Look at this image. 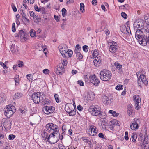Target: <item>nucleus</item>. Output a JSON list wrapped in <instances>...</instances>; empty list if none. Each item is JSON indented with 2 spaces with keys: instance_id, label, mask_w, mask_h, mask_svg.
<instances>
[{
  "instance_id": "obj_1",
  "label": "nucleus",
  "mask_w": 149,
  "mask_h": 149,
  "mask_svg": "<svg viewBox=\"0 0 149 149\" xmlns=\"http://www.w3.org/2000/svg\"><path fill=\"white\" fill-rule=\"evenodd\" d=\"M112 73L109 70L106 69L101 70L100 73V79L104 81H107L109 80L111 77Z\"/></svg>"
},
{
  "instance_id": "obj_2",
  "label": "nucleus",
  "mask_w": 149,
  "mask_h": 149,
  "mask_svg": "<svg viewBox=\"0 0 149 149\" xmlns=\"http://www.w3.org/2000/svg\"><path fill=\"white\" fill-rule=\"evenodd\" d=\"M109 51L112 54H117L118 52L119 45L116 42L112 40L108 42Z\"/></svg>"
},
{
  "instance_id": "obj_3",
  "label": "nucleus",
  "mask_w": 149,
  "mask_h": 149,
  "mask_svg": "<svg viewBox=\"0 0 149 149\" xmlns=\"http://www.w3.org/2000/svg\"><path fill=\"white\" fill-rule=\"evenodd\" d=\"M4 111L5 115L8 118H10L15 112L16 109L14 106L10 104L6 106Z\"/></svg>"
},
{
  "instance_id": "obj_4",
  "label": "nucleus",
  "mask_w": 149,
  "mask_h": 149,
  "mask_svg": "<svg viewBox=\"0 0 149 149\" xmlns=\"http://www.w3.org/2000/svg\"><path fill=\"white\" fill-rule=\"evenodd\" d=\"M65 110L70 116H74L76 114L75 107L72 103L66 104Z\"/></svg>"
},
{
  "instance_id": "obj_5",
  "label": "nucleus",
  "mask_w": 149,
  "mask_h": 149,
  "mask_svg": "<svg viewBox=\"0 0 149 149\" xmlns=\"http://www.w3.org/2000/svg\"><path fill=\"white\" fill-rule=\"evenodd\" d=\"M46 128L47 130L49 132H54V133H58L59 130L58 126L52 123H49L46 125Z\"/></svg>"
},
{
  "instance_id": "obj_6",
  "label": "nucleus",
  "mask_w": 149,
  "mask_h": 149,
  "mask_svg": "<svg viewBox=\"0 0 149 149\" xmlns=\"http://www.w3.org/2000/svg\"><path fill=\"white\" fill-rule=\"evenodd\" d=\"M40 93L39 92L33 93L31 96L32 99L36 104H38L43 100L42 97L40 95Z\"/></svg>"
},
{
  "instance_id": "obj_7",
  "label": "nucleus",
  "mask_w": 149,
  "mask_h": 149,
  "mask_svg": "<svg viewBox=\"0 0 149 149\" xmlns=\"http://www.w3.org/2000/svg\"><path fill=\"white\" fill-rule=\"evenodd\" d=\"M12 120L10 118H4L2 119V124L6 130H10L11 127Z\"/></svg>"
},
{
  "instance_id": "obj_8",
  "label": "nucleus",
  "mask_w": 149,
  "mask_h": 149,
  "mask_svg": "<svg viewBox=\"0 0 149 149\" xmlns=\"http://www.w3.org/2000/svg\"><path fill=\"white\" fill-rule=\"evenodd\" d=\"M135 104V107L137 110L139 109L141 107V102L140 97L137 95L133 96V97Z\"/></svg>"
},
{
  "instance_id": "obj_9",
  "label": "nucleus",
  "mask_w": 149,
  "mask_h": 149,
  "mask_svg": "<svg viewBox=\"0 0 149 149\" xmlns=\"http://www.w3.org/2000/svg\"><path fill=\"white\" fill-rule=\"evenodd\" d=\"M140 120L139 119L135 118L132 121L130 125L131 129L133 130H136L139 128V125L140 124Z\"/></svg>"
},
{
  "instance_id": "obj_10",
  "label": "nucleus",
  "mask_w": 149,
  "mask_h": 149,
  "mask_svg": "<svg viewBox=\"0 0 149 149\" xmlns=\"http://www.w3.org/2000/svg\"><path fill=\"white\" fill-rule=\"evenodd\" d=\"M60 52L62 56L64 57H66L68 48L65 45L61 44L59 46Z\"/></svg>"
},
{
  "instance_id": "obj_11",
  "label": "nucleus",
  "mask_w": 149,
  "mask_h": 149,
  "mask_svg": "<svg viewBox=\"0 0 149 149\" xmlns=\"http://www.w3.org/2000/svg\"><path fill=\"white\" fill-rule=\"evenodd\" d=\"M144 35L143 32L140 29H138L135 33V38L137 40L139 43L140 44L143 40Z\"/></svg>"
},
{
  "instance_id": "obj_12",
  "label": "nucleus",
  "mask_w": 149,
  "mask_h": 149,
  "mask_svg": "<svg viewBox=\"0 0 149 149\" xmlns=\"http://www.w3.org/2000/svg\"><path fill=\"white\" fill-rule=\"evenodd\" d=\"M54 133V132H52L49 134V136H48L47 138V141L48 142L54 144L56 143L59 141V139H55V138L56 136L55 134H57L58 133Z\"/></svg>"
},
{
  "instance_id": "obj_13",
  "label": "nucleus",
  "mask_w": 149,
  "mask_h": 149,
  "mask_svg": "<svg viewBox=\"0 0 149 149\" xmlns=\"http://www.w3.org/2000/svg\"><path fill=\"white\" fill-rule=\"evenodd\" d=\"M144 139L143 143L141 145L142 149H148L149 148V141L147 136V133L146 131L144 136Z\"/></svg>"
},
{
  "instance_id": "obj_14",
  "label": "nucleus",
  "mask_w": 149,
  "mask_h": 149,
  "mask_svg": "<svg viewBox=\"0 0 149 149\" xmlns=\"http://www.w3.org/2000/svg\"><path fill=\"white\" fill-rule=\"evenodd\" d=\"M55 109V108L54 107L46 106L43 107V111L45 114L48 115L53 113Z\"/></svg>"
},
{
  "instance_id": "obj_15",
  "label": "nucleus",
  "mask_w": 149,
  "mask_h": 149,
  "mask_svg": "<svg viewBox=\"0 0 149 149\" xmlns=\"http://www.w3.org/2000/svg\"><path fill=\"white\" fill-rule=\"evenodd\" d=\"M90 81L95 86H97L100 83L99 79L96 77L95 74L91 75L89 77Z\"/></svg>"
},
{
  "instance_id": "obj_16",
  "label": "nucleus",
  "mask_w": 149,
  "mask_h": 149,
  "mask_svg": "<svg viewBox=\"0 0 149 149\" xmlns=\"http://www.w3.org/2000/svg\"><path fill=\"white\" fill-rule=\"evenodd\" d=\"M147 43L149 44V33L144 35L143 40L141 42L140 45L143 46H146Z\"/></svg>"
},
{
  "instance_id": "obj_17",
  "label": "nucleus",
  "mask_w": 149,
  "mask_h": 149,
  "mask_svg": "<svg viewBox=\"0 0 149 149\" xmlns=\"http://www.w3.org/2000/svg\"><path fill=\"white\" fill-rule=\"evenodd\" d=\"M144 24L143 21L141 20H140L138 22H134V29L135 28H141L140 29H142L143 28V26H144Z\"/></svg>"
},
{
  "instance_id": "obj_18",
  "label": "nucleus",
  "mask_w": 149,
  "mask_h": 149,
  "mask_svg": "<svg viewBox=\"0 0 149 149\" xmlns=\"http://www.w3.org/2000/svg\"><path fill=\"white\" fill-rule=\"evenodd\" d=\"M90 130V135L91 136L95 135L97 133L98 130L97 128L94 125H91L89 127Z\"/></svg>"
},
{
  "instance_id": "obj_19",
  "label": "nucleus",
  "mask_w": 149,
  "mask_h": 149,
  "mask_svg": "<svg viewBox=\"0 0 149 149\" xmlns=\"http://www.w3.org/2000/svg\"><path fill=\"white\" fill-rule=\"evenodd\" d=\"M95 59L93 61L94 65L96 66H99L101 63V58L100 56L95 57Z\"/></svg>"
},
{
  "instance_id": "obj_20",
  "label": "nucleus",
  "mask_w": 149,
  "mask_h": 149,
  "mask_svg": "<svg viewBox=\"0 0 149 149\" xmlns=\"http://www.w3.org/2000/svg\"><path fill=\"white\" fill-rule=\"evenodd\" d=\"M19 37L21 39L26 40L27 39V36L26 35L25 33L23 30H21L19 31Z\"/></svg>"
},
{
  "instance_id": "obj_21",
  "label": "nucleus",
  "mask_w": 149,
  "mask_h": 149,
  "mask_svg": "<svg viewBox=\"0 0 149 149\" xmlns=\"http://www.w3.org/2000/svg\"><path fill=\"white\" fill-rule=\"evenodd\" d=\"M95 111H94V112L93 113V115H98L100 118H102V116H103V115H102V114L103 112H101L99 110H98L97 109L96 107H95Z\"/></svg>"
},
{
  "instance_id": "obj_22",
  "label": "nucleus",
  "mask_w": 149,
  "mask_h": 149,
  "mask_svg": "<svg viewBox=\"0 0 149 149\" xmlns=\"http://www.w3.org/2000/svg\"><path fill=\"white\" fill-rule=\"evenodd\" d=\"M115 66L116 68L118 69V72L121 74L123 73L122 70L121 69L122 65L118 63H114Z\"/></svg>"
},
{
  "instance_id": "obj_23",
  "label": "nucleus",
  "mask_w": 149,
  "mask_h": 149,
  "mask_svg": "<svg viewBox=\"0 0 149 149\" xmlns=\"http://www.w3.org/2000/svg\"><path fill=\"white\" fill-rule=\"evenodd\" d=\"M128 28H127L125 26H123L121 27L120 30L123 33H129V31L128 30Z\"/></svg>"
},
{
  "instance_id": "obj_24",
  "label": "nucleus",
  "mask_w": 149,
  "mask_h": 149,
  "mask_svg": "<svg viewBox=\"0 0 149 149\" xmlns=\"http://www.w3.org/2000/svg\"><path fill=\"white\" fill-rule=\"evenodd\" d=\"M140 78L141 79L143 82V83L145 85H146L148 84V82L145 75L143 74H141L140 76Z\"/></svg>"
},
{
  "instance_id": "obj_25",
  "label": "nucleus",
  "mask_w": 149,
  "mask_h": 149,
  "mask_svg": "<svg viewBox=\"0 0 149 149\" xmlns=\"http://www.w3.org/2000/svg\"><path fill=\"white\" fill-rule=\"evenodd\" d=\"M10 50L12 53H15L18 51L17 47H16L15 45V44H13L11 45Z\"/></svg>"
},
{
  "instance_id": "obj_26",
  "label": "nucleus",
  "mask_w": 149,
  "mask_h": 149,
  "mask_svg": "<svg viewBox=\"0 0 149 149\" xmlns=\"http://www.w3.org/2000/svg\"><path fill=\"white\" fill-rule=\"evenodd\" d=\"M102 101L104 104H108L109 103V99L108 97L106 96L103 97L102 98Z\"/></svg>"
},
{
  "instance_id": "obj_27",
  "label": "nucleus",
  "mask_w": 149,
  "mask_h": 149,
  "mask_svg": "<svg viewBox=\"0 0 149 149\" xmlns=\"http://www.w3.org/2000/svg\"><path fill=\"white\" fill-rule=\"evenodd\" d=\"M15 86H16L19 84V78L18 75H16L15 77Z\"/></svg>"
},
{
  "instance_id": "obj_28",
  "label": "nucleus",
  "mask_w": 149,
  "mask_h": 149,
  "mask_svg": "<svg viewBox=\"0 0 149 149\" xmlns=\"http://www.w3.org/2000/svg\"><path fill=\"white\" fill-rule=\"evenodd\" d=\"M81 47L80 45L79 44L76 45L74 51V53L80 52L81 50Z\"/></svg>"
},
{
  "instance_id": "obj_29",
  "label": "nucleus",
  "mask_w": 149,
  "mask_h": 149,
  "mask_svg": "<svg viewBox=\"0 0 149 149\" xmlns=\"http://www.w3.org/2000/svg\"><path fill=\"white\" fill-rule=\"evenodd\" d=\"M109 113L112 114V115L113 116H118L119 115L118 113H116L115 111L112 110H109Z\"/></svg>"
},
{
  "instance_id": "obj_30",
  "label": "nucleus",
  "mask_w": 149,
  "mask_h": 149,
  "mask_svg": "<svg viewBox=\"0 0 149 149\" xmlns=\"http://www.w3.org/2000/svg\"><path fill=\"white\" fill-rule=\"evenodd\" d=\"M30 33L32 37H35L36 36V31L33 29H31L30 31Z\"/></svg>"
},
{
  "instance_id": "obj_31",
  "label": "nucleus",
  "mask_w": 149,
  "mask_h": 149,
  "mask_svg": "<svg viewBox=\"0 0 149 149\" xmlns=\"http://www.w3.org/2000/svg\"><path fill=\"white\" fill-rule=\"evenodd\" d=\"M74 53L76 54V56L77 59L80 60L82 58L83 55L80 52L75 53Z\"/></svg>"
},
{
  "instance_id": "obj_32",
  "label": "nucleus",
  "mask_w": 149,
  "mask_h": 149,
  "mask_svg": "<svg viewBox=\"0 0 149 149\" xmlns=\"http://www.w3.org/2000/svg\"><path fill=\"white\" fill-rule=\"evenodd\" d=\"M137 82L139 86L140 87H141L142 85L144 84L143 83V82L142 80H141V79L140 78V76H139V77H138Z\"/></svg>"
},
{
  "instance_id": "obj_33",
  "label": "nucleus",
  "mask_w": 149,
  "mask_h": 149,
  "mask_svg": "<svg viewBox=\"0 0 149 149\" xmlns=\"http://www.w3.org/2000/svg\"><path fill=\"white\" fill-rule=\"evenodd\" d=\"M98 51L96 49L94 50V51L92 52V55L93 58L97 57L98 56Z\"/></svg>"
},
{
  "instance_id": "obj_34",
  "label": "nucleus",
  "mask_w": 149,
  "mask_h": 149,
  "mask_svg": "<svg viewBox=\"0 0 149 149\" xmlns=\"http://www.w3.org/2000/svg\"><path fill=\"white\" fill-rule=\"evenodd\" d=\"M137 137V136L136 134L133 133L132 134L131 138L132 141L133 142H135L136 141Z\"/></svg>"
},
{
  "instance_id": "obj_35",
  "label": "nucleus",
  "mask_w": 149,
  "mask_h": 149,
  "mask_svg": "<svg viewBox=\"0 0 149 149\" xmlns=\"http://www.w3.org/2000/svg\"><path fill=\"white\" fill-rule=\"evenodd\" d=\"M20 11L21 14L22 15V19H25L27 21H29V20L25 17L26 15L24 12L23 10V9H21Z\"/></svg>"
},
{
  "instance_id": "obj_36",
  "label": "nucleus",
  "mask_w": 149,
  "mask_h": 149,
  "mask_svg": "<svg viewBox=\"0 0 149 149\" xmlns=\"http://www.w3.org/2000/svg\"><path fill=\"white\" fill-rule=\"evenodd\" d=\"M82 139L85 142L88 143V142H91L90 138L87 137H83Z\"/></svg>"
},
{
  "instance_id": "obj_37",
  "label": "nucleus",
  "mask_w": 149,
  "mask_h": 149,
  "mask_svg": "<svg viewBox=\"0 0 149 149\" xmlns=\"http://www.w3.org/2000/svg\"><path fill=\"white\" fill-rule=\"evenodd\" d=\"M80 10L83 13L84 12V5L83 3H81L80 4Z\"/></svg>"
},
{
  "instance_id": "obj_38",
  "label": "nucleus",
  "mask_w": 149,
  "mask_h": 149,
  "mask_svg": "<svg viewBox=\"0 0 149 149\" xmlns=\"http://www.w3.org/2000/svg\"><path fill=\"white\" fill-rule=\"evenodd\" d=\"M22 94L21 93L17 92L15 94V97L17 99L21 97L22 96Z\"/></svg>"
},
{
  "instance_id": "obj_39",
  "label": "nucleus",
  "mask_w": 149,
  "mask_h": 149,
  "mask_svg": "<svg viewBox=\"0 0 149 149\" xmlns=\"http://www.w3.org/2000/svg\"><path fill=\"white\" fill-rule=\"evenodd\" d=\"M55 72L57 74H58L59 75H62L63 73V70H61L58 68H56V69L55 70Z\"/></svg>"
},
{
  "instance_id": "obj_40",
  "label": "nucleus",
  "mask_w": 149,
  "mask_h": 149,
  "mask_svg": "<svg viewBox=\"0 0 149 149\" xmlns=\"http://www.w3.org/2000/svg\"><path fill=\"white\" fill-rule=\"evenodd\" d=\"M54 97L56 102L57 103H59L60 102V100L59 99L58 95L57 94H55Z\"/></svg>"
},
{
  "instance_id": "obj_41",
  "label": "nucleus",
  "mask_w": 149,
  "mask_h": 149,
  "mask_svg": "<svg viewBox=\"0 0 149 149\" xmlns=\"http://www.w3.org/2000/svg\"><path fill=\"white\" fill-rule=\"evenodd\" d=\"M95 107H90L89 109V111L93 115V113L94 112V111H95Z\"/></svg>"
},
{
  "instance_id": "obj_42",
  "label": "nucleus",
  "mask_w": 149,
  "mask_h": 149,
  "mask_svg": "<svg viewBox=\"0 0 149 149\" xmlns=\"http://www.w3.org/2000/svg\"><path fill=\"white\" fill-rule=\"evenodd\" d=\"M73 53V51L72 50L68 49L67 55L68 54L69 57H70L72 56Z\"/></svg>"
},
{
  "instance_id": "obj_43",
  "label": "nucleus",
  "mask_w": 149,
  "mask_h": 149,
  "mask_svg": "<svg viewBox=\"0 0 149 149\" xmlns=\"http://www.w3.org/2000/svg\"><path fill=\"white\" fill-rule=\"evenodd\" d=\"M123 86L122 85L118 84L116 87L115 88L117 90H120L122 89L123 88Z\"/></svg>"
},
{
  "instance_id": "obj_44",
  "label": "nucleus",
  "mask_w": 149,
  "mask_h": 149,
  "mask_svg": "<svg viewBox=\"0 0 149 149\" xmlns=\"http://www.w3.org/2000/svg\"><path fill=\"white\" fill-rule=\"evenodd\" d=\"M42 136L43 137V138H44V139H46L47 138V139L48 136L47 134L45 132H43L42 133Z\"/></svg>"
},
{
  "instance_id": "obj_45",
  "label": "nucleus",
  "mask_w": 149,
  "mask_h": 149,
  "mask_svg": "<svg viewBox=\"0 0 149 149\" xmlns=\"http://www.w3.org/2000/svg\"><path fill=\"white\" fill-rule=\"evenodd\" d=\"M61 62L62 63V65L63 66H66L67 65V61L66 59H64L63 60H61Z\"/></svg>"
},
{
  "instance_id": "obj_46",
  "label": "nucleus",
  "mask_w": 149,
  "mask_h": 149,
  "mask_svg": "<svg viewBox=\"0 0 149 149\" xmlns=\"http://www.w3.org/2000/svg\"><path fill=\"white\" fill-rule=\"evenodd\" d=\"M66 10L65 8H63L62 10V15L63 17H65L66 15Z\"/></svg>"
},
{
  "instance_id": "obj_47",
  "label": "nucleus",
  "mask_w": 149,
  "mask_h": 149,
  "mask_svg": "<svg viewBox=\"0 0 149 149\" xmlns=\"http://www.w3.org/2000/svg\"><path fill=\"white\" fill-rule=\"evenodd\" d=\"M88 49V47L87 45H84L83 47V50L86 52H87Z\"/></svg>"
},
{
  "instance_id": "obj_48",
  "label": "nucleus",
  "mask_w": 149,
  "mask_h": 149,
  "mask_svg": "<svg viewBox=\"0 0 149 149\" xmlns=\"http://www.w3.org/2000/svg\"><path fill=\"white\" fill-rule=\"evenodd\" d=\"M29 13L30 16L33 17L34 19L36 18V17H37V16L35 15L34 12L31 11Z\"/></svg>"
},
{
  "instance_id": "obj_49",
  "label": "nucleus",
  "mask_w": 149,
  "mask_h": 149,
  "mask_svg": "<svg viewBox=\"0 0 149 149\" xmlns=\"http://www.w3.org/2000/svg\"><path fill=\"white\" fill-rule=\"evenodd\" d=\"M124 138L127 141L129 139L128 133L127 131H126L125 132V135Z\"/></svg>"
},
{
  "instance_id": "obj_50",
  "label": "nucleus",
  "mask_w": 149,
  "mask_h": 149,
  "mask_svg": "<svg viewBox=\"0 0 149 149\" xmlns=\"http://www.w3.org/2000/svg\"><path fill=\"white\" fill-rule=\"evenodd\" d=\"M16 137L15 135L13 134H10L9 136V139L10 140H13Z\"/></svg>"
},
{
  "instance_id": "obj_51",
  "label": "nucleus",
  "mask_w": 149,
  "mask_h": 149,
  "mask_svg": "<svg viewBox=\"0 0 149 149\" xmlns=\"http://www.w3.org/2000/svg\"><path fill=\"white\" fill-rule=\"evenodd\" d=\"M15 24L14 23H13L12 24V31L14 32L16 31V29H15Z\"/></svg>"
},
{
  "instance_id": "obj_52",
  "label": "nucleus",
  "mask_w": 149,
  "mask_h": 149,
  "mask_svg": "<svg viewBox=\"0 0 149 149\" xmlns=\"http://www.w3.org/2000/svg\"><path fill=\"white\" fill-rule=\"evenodd\" d=\"M121 15L123 18L125 19H126L127 17V15L123 12H122L121 13Z\"/></svg>"
},
{
  "instance_id": "obj_53",
  "label": "nucleus",
  "mask_w": 149,
  "mask_h": 149,
  "mask_svg": "<svg viewBox=\"0 0 149 149\" xmlns=\"http://www.w3.org/2000/svg\"><path fill=\"white\" fill-rule=\"evenodd\" d=\"M62 65L61 64H59L57 66V67L58 69H60L61 70H63L64 69V66H62Z\"/></svg>"
},
{
  "instance_id": "obj_54",
  "label": "nucleus",
  "mask_w": 149,
  "mask_h": 149,
  "mask_svg": "<svg viewBox=\"0 0 149 149\" xmlns=\"http://www.w3.org/2000/svg\"><path fill=\"white\" fill-rule=\"evenodd\" d=\"M11 7L13 10L14 12H16L17 11V8L13 3L11 4Z\"/></svg>"
},
{
  "instance_id": "obj_55",
  "label": "nucleus",
  "mask_w": 149,
  "mask_h": 149,
  "mask_svg": "<svg viewBox=\"0 0 149 149\" xmlns=\"http://www.w3.org/2000/svg\"><path fill=\"white\" fill-rule=\"evenodd\" d=\"M132 109H130V108L128 109L127 111V113L128 114L129 116L132 115V113H133V112L132 111Z\"/></svg>"
},
{
  "instance_id": "obj_56",
  "label": "nucleus",
  "mask_w": 149,
  "mask_h": 149,
  "mask_svg": "<svg viewBox=\"0 0 149 149\" xmlns=\"http://www.w3.org/2000/svg\"><path fill=\"white\" fill-rule=\"evenodd\" d=\"M0 65H1L4 69H6L8 67L7 66L5 65L4 63L2 62H0Z\"/></svg>"
},
{
  "instance_id": "obj_57",
  "label": "nucleus",
  "mask_w": 149,
  "mask_h": 149,
  "mask_svg": "<svg viewBox=\"0 0 149 149\" xmlns=\"http://www.w3.org/2000/svg\"><path fill=\"white\" fill-rule=\"evenodd\" d=\"M49 70L47 69H45L43 70V72L45 74H49Z\"/></svg>"
},
{
  "instance_id": "obj_58",
  "label": "nucleus",
  "mask_w": 149,
  "mask_h": 149,
  "mask_svg": "<svg viewBox=\"0 0 149 149\" xmlns=\"http://www.w3.org/2000/svg\"><path fill=\"white\" fill-rule=\"evenodd\" d=\"M5 99V97L4 96L3 97L0 96V103L3 102Z\"/></svg>"
},
{
  "instance_id": "obj_59",
  "label": "nucleus",
  "mask_w": 149,
  "mask_h": 149,
  "mask_svg": "<svg viewBox=\"0 0 149 149\" xmlns=\"http://www.w3.org/2000/svg\"><path fill=\"white\" fill-rule=\"evenodd\" d=\"M77 84L81 86H83L84 85V83L81 80L78 81H77Z\"/></svg>"
},
{
  "instance_id": "obj_60",
  "label": "nucleus",
  "mask_w": 149,
  "mask_h": 149,
  "mask_svg": "<svg viewBox=\"0 0 149 149\" xmlns=\"http://www.w3.org/2000/svg\"><path fill=\"white\" fill-rule=\"evenodd\" d=\"M65 134V133L64 132L62 133L61 135L59 133V138L58 139L59 140L60 139L61 140L63 139V136Z\"/></svg>"
},
{
  "instance_id": "obj_61",
  "label": "nucleus",
  "mask_w": 149,
  "mask_h": 149,
  "mask_svg": "<svg viewBox=\"0 0 149 149\" xmlns=\"http://www.w3.org/2000/svg\"><path fill=\"white\" fill-rule=\"evenodd\" d=\"M18 65V66L19 67H22L23 65V62L20 61H19Z\"/></svg>"
},
{
  "instance_id": "obj_62",
  "label": "nucleus",
  "mask_w": 149,
  "mask_h": 149,
  "mask_svg": "<svg viewBox=\"0 0 149 149\" xmlns=\"http://www.w3.org/2000/svg\"><path fill=\"white\" fill-rule=\"evenodd\" d=\"M34 8L35 9V10L37 11H40V8L38 7L37 5H35L34 6Z\"/></svg>"
},
{
  "instance_id": "obj_63",
  "label": "nucleus",
  "mask_w": 149,
  "mask_h": 149,
  "mask_svg": "<svg viewBox=\"0 0 149 149\" xmlns=\"http://www.w3.org/2000/svg\"><path fill=\"white\" fill-rule=\"evenodd\" d=\"M98 136L100 138L104 139L105 138L103 134L102 133H100L99 134Z\"/></svg>"
},
{
  "instance_id": "obj_64",
  "label": "nucleus",
  "mask_w": 149,
  "mask_h": 149,
  "mask_svg": "<svg viewBox=\"0 0 149 149\" xmlns=\"http://www.w3.org/2000/svg\"><path fill=\"white\" fill-rule=\"evenodd\" d=\"M145 30L146 33H149V24L147 25L146 29H145Z\"/></svg>"
}]
</instances>
